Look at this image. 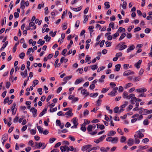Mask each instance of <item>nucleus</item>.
<instances>
[{
	"label": "nucleus",
	"mask_w": 152,
	"mask_h": 152,
	"mask_svg": "<svg viewBox=\"0 0 152 152\" xmlns=\"http://www.w3.org/2000/svg\"><path fill=\"white\" fill-rule=\"evenodd\" d=\"M106 140L107 141L111 142L113 143H116L118 141V138L117 137H109L106 139Z\"/></svg>",
	"instance_id": "nucleus-1"
},
{
	"label": "nucleus",
	"mask_w": 152,
	"mask_h": 152,
	"mask_svg": "<svg viewBox=\"0 0 152 152\" xmlns=\"http://www.w3.org/2000/svg\"><path fill=\"white\" fill-rule=\"evenodd\" d=\"M91 145H88L84 146L83 147L82 150L83 151H86V152H89L92 150L91 148H89L91 147Z\"/></svg>",
	"instance_id": "nucleus-2"
},
{
	"label": "nucleus",
	"mask_w": 152,
	"mask_h": 152,
	"mask_svg": "<svg viewBox=\"0 0 152 152\" xmlns=\"http://www.w3.org/2000/svg\"><path fill=\"white\" fill-rule=\"evenodd\" d=\"M30 111L31 112H32L34 117H35L37 116V110L34 107H32L30 109Z\"/></svg>",
	"instance_id": "nucleus-3"
},
{
	"label": "nucleus",
	"mask_w": 152,
	"mask_h": 152,
	"mask_svg": "<svg viewBox=\"0 0 152 152\" xmlns=\"http://www.w3.org/2000/svg\"><path fill=\"white\" fill-rule=\"evenodd\" d=\"M8 135L7 134H4L2 137V139L3 140V141H2V143L3 145H4V143L8 139Z\"/></svg>",
	"instance_id": "nucleus-4"
},
{
	"label": "nucleus",
	"mask_w": 152,
	"mask_h": 152,
	"mask_svg": "<svg viewBox=\"0 0 152 152\" xmlns=\"http://www.w3.org/2000/svg\"><path fill=\"white\" fill-rule=\"evenodd\" d=\"M139 113L140 114L145 115L149 113V110L146 109H143L140 111Z\"/></svg>",
	"instance_id": "nucleus-5"
},
{
	"label": "nucleus",
	"mask_w": 152,
	"mask_h": 152,
	"mask_svg": "<svg viewBox=\"0 0 152 152\" xmlns=\"http://www.w3.org/2000/svg\"><path fill=\"white\" fill-rule=\"evenodd\" d=\"M134 73V72L132 71L131 70H127L124 72L123 73V75L124 76H126Z\"/></svg>",
	"instance_id": "nucleus-6"
},
{
	"label": "nucleus",
	"mask_w": 152,
	"mask_h": 152,
	"mask_svg": "<svg viewBox=\"0 0 152 152\" xmlns=\"http://www.w3.org/2000/svg\"><path fill=\"white\" fill-rule=\"evenodd\" d=\"M110 148L109 147H107L106 148L104 147H101L100 148V150L101 152H107Z\"/></svg>",
	"instance_id": "nucleus-7"
},
{
	"label": "nucleus",
	"mask_w": 152,
	"mask_h": 152,
	"mask_svg": "<svg viewBox=\"0 0 152 152\" xmlns=\"http://www.w3.org/2000/svg\"><path fill=\"white\" fill-rule=\"evenodd\" d=\"M142 62V60H139L137 63H136L134 64V66L137 68L139 69L140 67V65L141 64Z\"/></svg>",
	"instance_id": "nucleus-8"
},
{
	"label": "nucleus",
	"mask_w": 152,
	"mask_h": 152,
	"mask_svg": "<svg viewBox=\"0 0 152 152\" xmlns=\"http://www.w3.org/2000/svg\"><path fill=\"white\" fill-rule=\"evenodd\" d=\"M136 91L139 93L145 92L147 91V89L145 88H142L139 89H136Z\"/></svg>",
	"instance_id": "nucleus-9"
},
{
	"label": "nucleus",
	"mask_w": 152,
	"mask_h": 152,
	"mask_svg": "<svg viewBox=\"0 0 152 152\" xmlns=\"http://www.w3.org/2000/svg\"><path fill=\"white\" fill-rule=\"evenodd\" d=\"M72 110L71 109L69 110L68 112H66L64 114V115H67L70 116H72L73 115V114L72 113Z\"/></svg>",
	"instance_id": "nucleus-10"
},
{
	"label": "nucleus",
	"mask_w": 152,
	"mask_h": 152,
	"mask_svg": "<svg viewBox=\"0 0 152 152\" xmlns=\"http://www.w3.org/2000/svg\"><path fill=\"white\" fill-rule=\"evenodd\" d=\"M134 141L133 139L130 138L128 140L127 144L129 146H132L134 144Z\"/></svg>",
	"instance_id": "nucleus-11"
},
{
	"label": "nucleus",
	"mask_w": 152,
	"mask_h": 152,
	"mask_svg": "<svg viewBox=\"0 0 152 152\" xmlns=\"http://www.w3.org/2000/svg\"><path fill=\"white\" fill-rule=\"evenodd\" d=\"M116 133L115 131H111L110 132L107 134L108 136L110 137L111 136H113L115 135Z\"/></svg>",
	"instance_id": "nucleus-12"
},
{
	"label": "nucleus",
	"mask_w": 152,
	"mask_h": 152,
	"mask_svg": "<svg viewBox=\"0 0 152 152\" xmlns=\"http://www.w3.org/2000/svg\"><path fill=\"white\" fill-rule=\"evenodd\" d=\"M97 128L98 129H100L101 130H102L104 129L105 127L103 124H97Z\"/></svg>",
	"instance_id": "nucleus-13"
},
{
	"label": "nucleus",
	"mask_w": 152,
	"mask_h": 152,
	"mask_svg": "<svg viewBox=\"0 0 152 152\" xmlns=\"http://www.w3.org/2000/svg\"><path fill=\"white\" fill-rule=\"evenodd\" d=\"M47 110V108H44L42 110V111L40 113L39 115V116L41 117L45 113V112H46Z\"/></svg>",
	"instance_id": "nucleus-14"
},
{
	"label": "nucleus",
	"mask_w": 152,
	"mask_h": 152,
	"mask_svg": "<svg viewBox=\"0 0 152 152\" xmlns=\"http://www.w3.org/2000/svg\"><path fill=\"white\" fill-rule=\"evenodd\" d=\"M117 94V91H112L110 92V94H108V95H111L112 96H115Z\"/></svg>",
	"instance_id": "nucleus-15"
},
{
	"label": "nucleus",
	"mask_w": 152,
	"mask_h": 152,
	"mask_svg": "<svg viewBox=\"0 0 152 152\" xmlns=\"http://www.w3.org/2000/svg\"><path fill=\"white\" fill-rule=\"evenodd\" d=\"M134 48V46L133 45H132L130 46L127 50V53H129L130 50H132Z\"/></svg>",
	"instance_id": "nucleus-16"
},
{
	"label": "nucleus",
	"mask_w": 152,
	"mask_h": 152,
	"mask_svg": "<svg viewBox=\"0 0 152 152\" xmlns=\"http://www.w3.org/2000/svg\"><path fill=\"white\" fill-rule=\"evenodd\" d=\"M44 39L46 40V42H49L50 40L51 37H49L48 34H47L44 37Z\"/></svg>",
	"instance_id": "nucleus-17"
},
{
	"label": "nucleus",
	"mask_w": 152,
	"mask_h": 152,
	"mask_svg": "<svg viewBox=\"0 0 152 152\" xmlns=\"http://www.w3.org/2000/svg\"><path fill=\"white\" fill-rule=\"evenodd\" d=\"M126 140V137L123 136L121 137L120 141L121 143L124 142Z\"/></svg>",
	"instance_id": "nucleus-18"
},
{
	"label": "nucleus",
	"mask_w": 152,
	"mask_h": 152,
	"mask_svg": "<svg viewBox=\"0 0 152 152\" xmlns=\"http://www.w3.org/2000/svg\"><path fill=\"white\" fill-rule=\"evenodd\" d=\"M137 98L135 97H134L131 98V102L132 104H134L137 101Z\"/></svg>",
	"instance_id": "nucleus-19"
},
{
	"label": "nucleus",
	"mask_w": 152,
	"mask_h": 152,
	"mask_svg": "<svg viewBox=\"0 0 152 152\" xmlns=\"http://www.w3.org/2000/svg\"><path fill=\"white\" fill-rule=\"evenodd\" d=\"M137 132H138L137 134L138 136V137L140 138H141L142 137H143L144 136V134L140 132V131H139Z\"/></svg>",
	"instance_id": "nucleus-20"
},
{
	"label": "nucleus",
	"mask_w": 152,
	"mask_h": 152,
	"mask_svg": "<svg viewBox=\"0 0 152 152\" xmlns=\"http://www.w3.org/2000/svg\"><path fill=\"white\" fill-rule=\"evenodd\" d=\"M37 128L40 133H42L43 130V129L40 126H37Z\"/></svg>",
	"instance_id": "nucleus-21"
},
{
	"label": "nucleus",
	"mask_w": 152,
	"mask_h": 152,
	"mask_svg": "<svg viewBox=\"0 0 152 152\" xmlns=\"http://www.w3.org/2000/svg\"><path fill=\"white\" fill-rule=\"evenodd\" d=\"M66 145L64 146H61L60 147V149L62 152H64L66 151Z\"/></svg>",
	"instance_id": "nucleus-22"
},
{
	"label": "nucleus",
	"mask_w": 152,
	"mask_h": 152,
	"mask_svg": "<svg viewBox=\"0 0 152 152\" xmlns=\"http://www.w3.org/2000/svg\"><path fill=\"white\" fill-rule=\"evenodd\" d=\"M126 36V34L125 33L122 34L119 38V41L121 40L124 39Z\"/></svg>",
	"instance_id": "nucleus-23"
},
{
	"label": "nucleus",
	"mask_w": 152,
	"mask_h": 152,
	"mask_svg": "<svg viewBox=\"0 0 152 152\" xmlns=\"http://www.w3.org/2000/svg\"><path fill=\"white\" fill-rule=\"evenodd\" d=\"M120 47H121L119 49L120 50H122L127 48V45H126L120 46Z\"/></svg>",
	"instance_id": "nucleus-24"
},
{
	"label": "nucleus",
	"mask_w": 152,
	"mask_h": 152,
	"mask_svg": "<svg viewBox=\"0 0 152 152\" xmlns=\"http://www.w3.org/2000/svg\"><path fill=\"white\" fill-rule=\"evenodd\" d=\"M121 67V65L120 64H118L115 65V69L117 71H118L120 69V68Z\"/></svg>",
	"instance_id": "nucleus-25"
},
{
	"label": "nucleus",
	"mask_w": 152,
	"mask_h": 152,
	"mask_svg": "<svg viewBox=\"0 0 152 152\" xmlns=\"http://www.w3.org/2000/svg\"><path fill=\"white\" fill-rule=\"evenodd\" d=\"M104 5L106 6V8L107 9L109 8L110 7L109 2L107 1L105 2Z\"/></svg>",
	"instance_id": "nucleus-26"
},
{
	"label": "nucleus",
	"mask_w": 152,
	"mask_h": 152,
	"mask_svg": "<svg viewBox=\"0 0 152 152\" xmlns=\"http://www.w3.org/2000/svg\"><path fill=\"white\" fill-rule=\"evenodd\" d=\"M91 67L93 70H94L96 69L98 67L96 65H92L91 66Z\"/></svg>",
	"instance_id": "nucleus-27"
},
{
	"label": "nucleus",
	"mask_w": 152,
	"mask_h": 152,
	"mask_svg": "<svg viewBox=\"0 0 152 152\" xmlns=\"http://www.w3.org/2000/svg\"><path fill=\"white\" fill-rule=\"evenodd\" d=\"M106 135H103L102 136L100 137L98 139L100 142L102 141L105 138Z\"/></svg>",
	"instance_id": "nucleus-28"
},
{
	"label": "nucleus",
	"mask_w": 152,
	"mask_h": 152,
	"mask_svg": "<svg viewBox=\"0 0 152 152\" xmlns=\"http://www.w3.org/2000/svg\"><path fill=\"white\" fill-rule=\"evenodd\" d=\"M19 44V41H18L17 43H15V46H14V47L13 48V53H15V51H16V47Z\"/></svg>",
	"instance_id": "nucleus-29"
},
{
	"label": "nucleus",
	"mask_w": 152,
	"mask_h": 152,
	"mask_svg": "<svg viewBox=\"0 0 152 152\" xmlns=\"http://www.w3.org/2000/svg\"><path fill=\"white\" fill-rule=\"evenodd\" d=\"M77 120V118L76 117L74 118H73V123L74 125H76L77 124H78Z\"/></svg>",
	"instance_id": "nucleus-30"
},
{
	"label": "nucleus",
	"mask_w": 152,
	"mask_h": 152,
	"mask_svg": "<svg viewBox=\"0 0 152 152\" xmlns=\"http://www.w3.org/2000/svg\"><path fill=\"white\" fill-rule=\"evenodd\" d=\"M72 77V76H68L64 78L63 80L64 81H66L70 79Z\"/></svg>",
	"instance_id": "nucleus-31"
},
{
	"label": "nucleus",
	"mask_w": 152,
	"mask_h": 152,
	"mask_svg": "<svg viewBox=\"0 0 152 152\" xmlns=\"http://www.w3.org/2000/svg\"><path fill=\"white\" fill-rule=\"evenodd\" d=\"M125 44V42H120L116 46V48L117 49H118V48L120 47V46L123 45Z\"/></svg>",
	"instance_id": "nucleus-32"
},
{
	"label": "nucleus",
	"mask_w": 152,
	"mask_h": 152,
	"mask_svg": "<svg viewBox=\"0 0 152 152\" xmlns=\"http://www.w3.org/2000/svg\"><path fill=\"white\" fill-rule=\"evenodd\" d=\"M92 125L90 124L87 127V130L88 132H90L92 131Z\"/></svg>",
	"instance_id": "nucleus-33"
},
{
	"label": "nucleus",
	"mask_w": 152,
	"mask_h": 152,
	"mask_svg": "<svg viewBox=\"0 0 152 152\" xmlns=\"http://www.w3.org/2000/svg\"><path fill=\"white\" fill-rule=\"evenodd\" d=\"M82 8V6H80L79 7L75 8L74 11L76 12H77L80 11Z\"/></svg>",
	"instance_id": "nucleus-34"
},
{
	"label": "nucleus",
	"mask_w": 152,
	"mask_h": 152,
	"mask_svg": "<svg viewBox=\"0 0 152 152\" xmlns=\"http://www.w3.org/2000/svg\"><path fill=\"white\" fill-rule=\"evenodd\" d=\"M128 104V102L127 101H125L124 102V104L121 106V108H124L125 107H126Z\"/></svg>",
	"instance_id": "nucleus-35"
},
{
	"label": "nucleus",
	"mask_w": 152,
	"mask_h": 152,
	"mask_svg": "<svg viewBox=\"0 0 152 152\" xmlns=\"http://www.w3.org/2000/svg\"><path fill=\"white\" fill-rule=\"evenodd\" d=\"M126 5H127V3L126 1H124L123 2V5H122V7L124 9H125L126 8Z\"/></svg>",
	"instance_id": "nucleus-36"
},
{
	"label": "nucleus",
	"mask_w": 152,
	"mask_h": 152,
	"mask_svg": "<svg viewBox=\"0 0 152 152\" xmlns=\"http://www.w3.org/2000/svg\"><path fill=\"white\" fill-rule=\"evenodd\" d=\"M88 15H85L84 17L85 18V19L83 21V23H85L88 20Z\"/></svg>",
	"instance_id": "nucleus-37"
},
{
	"label": "nucleus",
	"mask_w": 152,
	"mask_h": 152,
	"mask_svg": "<svg viewBox=\"0 0 152 152\" xmlns=\"http://www.w3.org/2000/svg\"><path fill=\"white\" fill-rule=\"evenodd\" d=\"M25 55V53L23 52H22L20 54L19 57L21 59H23Z\"/></svg>",
	"instance_id": "nucleus-38"
},
{
	"label": "nucleus",
	"mask_w": 152,
	"mask_h": 152,
	"mask_svg": "<svg viewBox=\"0 0 152 152\" xmlns=\"http://www.w3.org/2000/svg\"><path fill=\"white\" fill-rule=\"evenodd\" d=\"M123 97L124 98H126L127 99V97L129 96L127 92H124L123 93Z\"/></svg>",
	"instance_id": "nucleus-39"
},
{
	"label": "nucleus",
	"mask_w": 152,
	"mask_h": 152,
	"mask_svg": "<svg viewBox=\"0 0 152 152\" xmlns=\"http://www.w3.org/2000/svg\"><path fill=\"white\" fill-rule=\"evenodd\" d=\"M38 83H39V81H38V80H34V81L33 82V83L34 84V85H33V86L34 87L36 85H37L38 84Z\"/></svg>",
	"instance_id": "nucleus-40"
},
{
	"label": "nucleus",
	"mask_w": 152,
	"mask_h": 152,
	"mask_svg": "<svg viewBox=\"0 0 152 152\" xmlns=\"http://www.w3.org/2000/svg\"><path fill=\"white\" fill-rule=\"evenodd\" d=\"M98 95V93H96L93 94V93H91L89 95L90 97H94V96H96Z\"/></svg>",
	"instance_id": "nucleus-41"
},
{
	"label": "nucleus",
	"mask_w": 152,
	"mask_h": 152,
	"mask_svg": "<svg viewBox=\"0 0 152 152\" xmlns=\"http://www.w3.org/2000/svg\"><path fill=\"white\" fill-rule=\"evenodd\" d=\"M140 148L139 149V151H142L143 149H145L148 148V146L147 145H145L142 147L141 146H140Z\"/></svg>",
	"instance_id": "nucleus-42"
},
{
	"label": "nucleus",
	"mask_w": 152,
	"mask_h": 152,
	"mask_svg": "<svg viewBox=\"0 0 152 152\" xmlns=\"http://www.w3.org/2000/svg\"><path fill=\"white\" fill-rule=\"evenodd\" d=\"M9 100V97H6L4 99V104H6V103H7V102H8V101Z\"/></svg>",
	"instance_id": "nucleus-43"
},
{
	"label": "nucleus",
	"mask_w": 152,
	"mask_h": 152,
	"mask_svg": "<svg viewBox=\"0 0 152 152\" xmlns=\"http://www.w3.org/2000/svg\"><path fill=\"white\" fill-rule=\"evenodd\" d=\"M81 81H82V80H81L80 79H77L76 80L75 83L76 85L80 83H81Z\"/></svg>",
	"instance_id": "nucleus-44"
},
{
	"label": "nucleus",
	"mask_w": 152,
	"mask_h": 152,
	"mask_svg": "<svg viewBox=\"0 0 152 152\" xmlns=\"http://www.w3.org/2000/svg\"><path fill=\"white\" fill-rule=\"evenodd\" d=\"M102 101V100L100 99H99L96 101V105L97 106H99L101 104V102Z\"/></svg>",
	"instance_id": "nucleus-45"
},
{
	"label": "nucleus",
	"mask_w": 152,
	"mask_h": 152,
	"mask_svg": "<svg viewBox=\"0 0 152 152\" xmlns=\"http://www.w3.org/2000/svg\"><path fill=\"white\" fill-rule=\"evenodd\" d=\"M73 43V41L72 40H70L69 44L67 46V48L68 49H69L70 48L71 46L72 45Z\"/></svg>",
	"instance_id": "nucleus-46"
},
{
	"label": "nucleus",
	"mask_w": 152,
	"mask_h": 152,
	"mask_svg": "<svg viewBox=\"0 0 152 152\" xmlns=\"http://www.w3.org/2000/svg\"><path fill=\"white\" fill-rule=\"evenodd\" d=\"M37 91L38 92L39 94L41 95L42 94V88H39L37 89Z\"/></svg>",
	"instance_id": "nucleus-47"
},
{
	"label": "nucleus",
	"mask_w": 152,
	"mask_h": 152,
	"mask_svg": "<svg viewBox=\"0 0 152 152\" xmlns=\"http://www.w3.org/2000/svg\"><path fill=\"white\" fill-rule=\"evenodd\" d=\"M119 108L118 107H115L114 109V111L115 113H118L119 111Z\"/></svg>",
	"instance_id": "nucleus-48"
},
{
	"label": "nucleus",
	"mask_w": 152,
	"mask_h": 152,
	"mask_svg": "<svg viewBox=\"0 0 152 152\" xmlns=\"http://www.w3.org/2000/svg\"><path fill=\"white\" fill-rule=\"evenodd\" d=\"M57 107H56L54 108H53L52 110L50 108V113H52L54 112H55L57 111Z\"/></svg>",
	"instance_id": "nucleus-49"
},
{
	"label": "nucleus",
	"mask_w": 152,
	"mask_h": 152,
	"mask_svg": "<svg viewBox=\"0 0 152 152\" xmlns=\"http://www.w3.org/2000/svg\"><path fill=\"white\" fill-rule=\"evenodd\" d=\"M56 139L55 138H50L49 140V142L50 143H53L56 140Z\"/></svg>",
	"instance_id": "nucleus-50"
},
{
	"label": "nucleus",
	"mask_w": 152,
	"mask_h": 152,
	"mask_svg": "<svg viewBox=\"0 0 152 152\" xmlns=\"http://www.w3.org/2000/svg\"><path fill=\"white\" fill-rule=\"evenodd\" d=\"M44 143L42 144L41 142H39L38 144V145L37 147V148H40L42 146L43 144L44 145Z\"/></svg>",
	"instance_id": "nucleus-51"
},
{
	"label": "nucleus",
	"mask_w": 152,
	"mask_h": 152,
	"mask_svg": "<svg viewBox=\"0 0 152 152\" xmlns=\"http://www.w3.org/2000/svg\"><path fill=\"white\" fill-rule=\"evenodd\" d=\"M143 123L145 125H148L149 124L148 120L146 119H145Z\"/></svg>",
	"instance_id": "nucleus-52"
},
{
	"label": "nucleus",
	"mask_w": 152,
	"mask_h": 152,
	"mask_svg": "<svg viewBox=\"0 0 152 152\" xmlns=\"http://www.w3.org/2000/svg\"><path fill=\"white\" fill-rule=\"evenodd\" d=\"M69 139L71 141H74L75 140V138L69 135Z\"/></svg>",
	"instance_id": "nucleus-53"
},
{
	"label": "nucleus",
	"mask_w": 152,
	"mask_h": 152,
	"mask_svg": "<svg viewBox=\"0 0 152 152\" xmlns=\"http://www.w3.org/2000/svg\"><path fill=\"white\" fill-rule=\"evenodd\" d=\"M122 55V53L121 52H119L117 53L115 55V56L117 57L118 58L119 56H121Z\"/></svg>",
	"instance_id": "nucleus-54"
},
{
	"label": "nucleus",
	"mask_w": 152,
	"mask_h": 152,
	"mask_svg": "<svg viewBox=\"0 0 152 152\" xmlns=\"http://www.w3.org/2000/svg\"><path fill=\"white\" fill-rule=\"evenodd\" d=\"M109 26L110 27H111V28H112L113 29H114V23L112 22L110 23L109 24Z\"/></svg>",
	"instance_id": "nucleus-55"
},
{
	"label": "nucleus",
	"mask_w": 152,
	"mask_h": 152,
	"mask_svg": "<svg viewBox=\"0 0 152 152\" xmlns=\"http://www.w3.org/2000/svg\"><path fill=\"white\" fill-rule=\"evenodd\" d=\"M89 111L87 110H85L83 112V115L84 116L87 115L89 114Z\"/></svg>",
	"instance_id": "nucleus-56"
},
{
	"label": "nucleus",
	"mask_w": 152,
	"mask_h": 152,
	"mask_svg": "<svg viewBox=\"0 0 152 152\" xmlns=\"http://www.w3.org/2000/svg\"><path fill=\"white\" fill-rule=\"evenodd\" d=\"M94 28V26H90L88 27V29L90 32H93L94 31L93 29Z\"/></svg>",
	"instance_id": "nucleus-57"
},
{
	"label": "nucleus",
	"mask_w": 152,
	"mask_h": 152,
	"mask_svg": "<svg viewBox=\"0 0 152 152\" xmlns=\"http://www.w3.org/2000/svg\"><path fill=\"white\" fill-rule=\"evenodd\" d=\"M141 29V28L140 27H137L134 29V32H135L137 31H138L140 30Z\"/></svg>",
	"instance_id": "nucleus-58"
},
{
	"label": "nucleus",
	"mask_w": 152,
	"mask_h": 152,
	"mask_svg": "<svg viewBox=\"0 0 152 152\" xmlns=\"http://www.w3.org/2000/svg\"><path fill=\"white\" fill-rule=\"evenodd\" d=\"M61 142H58L56 144V145H55L54 146V147L55 148H56L58 147L61 145Z\"/></svg>",
	"instance_id": "nucleus-59"
},
{
	"label": "nucleus",
	"mask_w": 152,
	"mask_h": 152,
	"mask_svg": "<svg viewBox=\"0 0 152 152\" xmlns=\"http://www.w3.org/2000/svg\"><path fill=\"white\" fill-rule=\"evenodd\" d=\"M105 67L102 66L99 67L97 69V72H100L101 70H103L105 68Z\"/></svg>",
	"instance_id": "nucleus-60"
},
{
	"label": "nucleus",
	"mask_w": 152,
	"mask_h": 152,
	"mask_svg": "<svg viewBox=\"0 0 152 152\" xmlns=\"http://www.w3.org/2000/svg\"><path fill=\"white\" fill-rule=\"evenodd\" d=\"M135 95L134 94H132L129 95V96H128L127 97V99H130V98H132L133 97H134Z\"/></svg>",
	"instance_id": "nucleus-61"
},
{
	"label": "nucleus",
	"mask_w": 152,
	"mask_h": 152,
	"mask_svg": "<svg viewBox=\"0 0 152 152\" xmlns=\"http://www.w3.org/2000/svg\"><path fill=\"white\" fill-rule=\"evenodd\" d=\"M142 141L144 143H146L149 141V139L147 138H145L143 139L142 140Z\"/></svg>",
	"instance_id": "nucleus-62"
},
{
	"label": "nucleus",
	"mask_w": 152,
	"mask_h": 152,
	"mask_svg": "<svg viewBox=\"0 0 152 152\" xmlns=\"http://www.w3.org/2000/svg\"><path fill=\"white\" fill-rule=\"evenodd\" d=\"M151 31V29L148 28H146L145 30V32L146 33H149Z\"/></svg>",
	"instance_id": "nucleus-63"
},
{
	"label": "nucleus",
	"mask_w": 152,
	"mask_h": 152,
	"mask_svg": "<svg viewBox=\"0 0 152 152\" xmlns=\"http://www.w3.org/2000/svg\"><path fill=\"white\" fill-rule=\"evenodd\" d=\"M14 16L15 18H18L19 16V13L18 12H15L14 13Z\"/></svg>",
	"instance_id": "nucleus-64"
}]
</instances>
